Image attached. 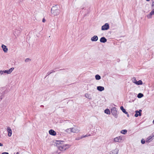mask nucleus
<instances>
[{
	"label": "nucleus",
	"mask_w": 154,
	"mask_h": 154,
	"mask_svg": "<svg viewBox=\"0 0 154 154\" xmlns=\"http://www.w3.org/2000/svg\"><path fill=\"white\" fill-rule=\"evenodd\" d=\"M56 145L60 151H64L70 146V145L64 143L63 141L56 140Z\"/></svg>",
	"instance_id": "nucleus-1"
},
{
	"label": "nucleus",
	"mask_w": 154,
	"mask_h": 154,
	"mask_svg": "<svg viewBox=\"0 0 154 154\" xmlns=\"http://www.w3.org/2000/svg\"><path fill=\"white\" fill-rule=\"evenodd\" d=\"M60 11L59 9L57 8L56 5L53 6L51 9V13L53 14L54 15H57L59 14Z\"/></svg>",
	"instance_id": "nucleus-2"
},
{
	"label": "nucleus",
	"mask_w": 154,
	"mask_h": 154,
	"mask_svg": "<svg viewBox=\"0 0 154 154\" xmlns=\"http://www.w3.org/2000/svg\"><path fill=\"white\" fill-rule=\"evenodd\" d=\"M70 129L71 132L73 133H78L80 131V128L78 127L70 128Z\"/></svg>",
	"instance_id": "nucleus-3"
},
{
	"label": "nucleus",
	"mask_w": 154,
	"mask_h": 154,
	"mask_svg": "<svg viewBox=\"0 0 154 154\" xmlns=\"http://www.w3.org/2000/svg\"><path fill=\"white\" fill-rule=\"evenodd\" d=\"M109 25L108 23H106L101 27L102 30H106L109 29Z\"/></svg>",
	"instance_id": "nucleus-4"
},
{
	"label": "nucleus",
	"mask_w": 154,
	"mask_h": 154,
	"mask_svg": "<svg viewBox=\"0 0 154 154\" xmlns=\"http://www.w3.org/2000/svg\"><path fill=\"white\" fill-rule=\"evenodd\" d=\"M111 112L115 118H117V111L116 108L114 107L111 109Z\"/></svg>",
	"instance_id": "nucleus-5"
},
{
	"label": "nucleus",
	"mask_w": 154,
	"mask_h": 154,
	"mask_svg": "<svg viewBox=\"0 0 154 154\" xmlns=\"http://www.w3.org/2000/svg\"><path fill=\"white\" fill-rule=\"evenodd\" d=\"M14 69V68L12 67L8 70H3V73H5L7 74H10L11 73Z\"/></svg>",
	"instance_id": "nucleus-6"
},
{
	"label": "nucleus",
	"mask_w": 154,
	"mask_h": 154,
	"mask_svg": "<svg viewBox=\"0 0 154 154\" xmlns=\"http://www.w3.org/2000/svg\"><path fill=\"white\" fill-rule=\"evenodd\" d=\"M122 137L121 136H119L114 139V140L115 142H120L122 140Z\"/></svg>",
	"instance_id": "nucleus-7"
},
{
	"label": "nucleus",
	"mask_w": 154,
	"mask_h": 154,
	"mask_svg": "<svg viewBox=\"0 0 154 154\" xmlns=\"http://www.w3.org/2000/svg\"><path fill=\"white\" fill-rule=\"evenodd\" d=\"M154 15V9H153L150 13L147 15V17L148 18L150 19L152 17V15Z\"/></svg>",
	"instance_id": "nucleus-8"
},
{
	"label": "nucleus",
	"mask_w": 154,
	"mask_h": 154,
	"mask_svg": "<svg viewBox=\"0 0 154 154\" xmlns=\"http://www.w3.org/2000/svg\"><path fill=\"white\" fill-rule=\"evenodd\" d=\"M21 30H18L17 29L15 30V31L14 32V34L15 35L19 36L21 32Z\"/></svg>",
	"instance_id": "nucleus-9"
},
{
	"label": "nucleus",
	"mask_w": 154,
	"mask_h": 154,
	"mask_svg": "<svg viewBox=\"0 0 154 154\" xmlns=\"http://www.w3.org/2000/svg\"><path fill=\"white\" fill-rule=\"evenodd\" d=\"M7 131L8 133V136L9 137H11L12 135V131L11 128L9 127L7 128Z\"/></svg>",
	"instance_id": "nucleus-10"
},
{
	"label": "nucleus",
	"mask_w": 154,
	"mask_h": 154,
	"mask_svg": "<svg viewBox=\"0 0 154 154\" xmlns=\"http://www.w3.org/2000/svg\"><path fill=\"white\" fill-rule=\"evenodd\" d=\"M1 47H2V49L3 51L5 52V53L7 52L8 51V49L7 48V47L5 45H2Z\"/></svg>",
	"instance_id": "nucleus-11"
},
{
	"label": "nucleus",
	"mask_w": 154,
	"mask_h": 154,
	"mask_svg": "<svg viewBox=\"0 0 154 154\" xmlns=\"http://www.w3.org/2000/svg\"><path fill=\"white\" fill-rule=\"evenodd\" d=\"M49 133L50 135L53 136H55L56 134V132L52 129L50 130L49 131Z\"/></svg>",
	"instance_id": "nucleus-12"
},
{
	"label": "nucleus",
	"mask_w": 154,
	"mask_h": 154,
	"mask_svg": "<svg viewBox=\"0 0 154 154\" xmlns=\"http://www.w3.org/2000/svg\"><path fill=\"white\" fill-rule=\"evenodd\" d=\"M98 39V37L97 35H94L91 38V40L92 42H96Z\"/></svg>",
	"instance_id": "nucleus-13"
},
{
	"label": "nucleus",
	"mask_w": 154,
	"mask_h": 154,
	"mask_svg": "<svg viewBox=\"0 0 154 154\" xmlns=\"http://www.w3.org/2000/svg\"><path fill=\"white\" fill-rule=\"evenodd\" d=\"M100 41L101 43H105L106 42L107 39L105 37H103L100 38Z\"/></svg>",
	"instance_id": "nucleus-14"
},
{
	"label": "nucleus",
	"mask_w": 154,
	"mask_h": 154,
	"mask_svg": "<svg viewBox=\"0 0 154 154\" xmlns=\"http://www.w3.org/2000/svg\"><path fill=\"white\" fill-rule=\"evenodd\" d=\"M97 89L100 91H102L104 90V88L103 86H98L97 87Z\"/></svg>",
	"instance_id": "nucleus-15"
},
{
	"label": "nucleus",
	"mask_w": 154,
	"mask_h": 154,
	"mask_svg": "<svg viewBox=\"0 0 154 154\" xmlns=\"http://www.w3.org/2000/svg\"><path fill=\"white\" fill-rule=\"evenodd\" d=\"M153 137V136L151 135L148 137L146 140V142L148 143L150 142L151 140V139Z\"/></svg>",
	"instance_id": "nucleus-16"
},
{
	"label": "nucleus",
	"mask_w": 154,
	"mask_h": 154,
	"mask_svg": "<svg viewBox=\"0 0 154 154\" xmlns=\"http://www.w3.org/2000/svg\"><path fill=\"white\" fill-rule=\"evenodd\" d=\"M133 82L137 85H140L142 84V82L141 80H139L138 81H137L136 82L134 81Z\"/></svg>",
	"instance_id": "nucleus-17"
},
{
	"label": "nucleus",
	"mask_w": 154,
	"mask_h": 154,
	"mask_svg": "<svg viewBox=\"0 0 154 154\" xmlns=\"http://www.w3.org/2000/svg\"><path fill=\"white\" fill-rule=\"evenodd\" d=\"M5 94L4 93H0V101L2 100V98L4 97Z\"/></svg>",
	"instance_id": "nucleus-18"
},
{
	"label": "nucleus",
	"mask_w": 154,
	"mask_h": 154,
	"mask_svg": "<svg viewBox=\"0 0 154 154\" xmlns=\"http://www.w3.org/2000/svg\"><path fill=\"white\" fill-rule=\"evenodd\" d=\"M85 96L86 98H87L89 99H91V97L90 96V95L88 93H86L85 94Z\"/></svg>",
	"instance_id": "nucleus-19"
},
{
	"label": "nucleus",
	"mask_w": 154,
	"mask_h": 154,
	"mask_svg": "<svg viewBox=\"0 0 154 154\" xmlns=\"http://www.w3.org/2000/svg\"><path fill=\"white\" fill-rule=\"evenodd\" d=\"M120 109L125 114H127V112L126 111L125 109L124 108L123 106H121L120 107Z\"/></svg>",
	"instance_id": "nucleus-20"
},
{
	"label": "nucleus",
	"mask_w": 154,
	"mask_h": 154,
	"mask_svg": "<svg viewBox=\"0 0 154 154\" xmlns=\"http://www.w3.org/2000/svg\"><path fill=\"white\" fill-rule=\"evenodd\" d=\"M95 78L97 80H99L101 79L100 76L98 74L96 75L95 76Z\"/></svg>",
	"instance_id": "nucleus-21"
},
{
	"label": "nucleus",
	"mask_w": 154,
	"mask_h": 154,
	"mask_svg": "<svg viewBox=\"0 0 154 154\" xmlns=\"http://www.w3.org/2000/svg\"><path fill=\"white\" fill-rule=\"evenodd\" d=\"M104 112L105 113L107 114H109L110 113L109 110L108 109H106L104 111Z\"/></svg>",
	"instance_id": "nucleus-22"
},
{
	"label": "nucleus",
	"mask_w": 154,
	"mask_h": 154,
	"mask_svg": "<svg viewBox=\"0 0 154 154\" xmlns=\"http://www.w3.org/2000/svg\"><path fill=\"white\" fill-rule=\"evenodd\" d=\"M143 96V94L141 93H139L137 95V97L138 98H141Z\"/></svg>",
	"instance_id": "nucleus-23"
},
{
	"label": "nucleus",
	"mask_w": 154,
	"mask_h": 154,
	"mask_svg": "<svg viewBox=\"0 0 154 154\" xmlns=\"http://www.w3.org/2000/svg\"><path fill=\"white\" fill-rule=\"evenodd\" d=\"M127 132V130H123L121 131V133L124 134H125Z\"/></svg>",
	"instance_id": "nucleus-24"
},
{
	"label": "nucleus",
	"mask_w": 154,
	"mask_h": 154,
	"mask_svg": "<svg viewBox=\"0 0 154 154\" xmlns=\"http://www.w3.org/2000/svg\"><path fill=\"white\" fill-rule=\"evenodd\" d=\"M70 131L71 130H70V128H68V129H66L65 130V131L66 132H67V133H70L71 132V131Z\"/></svg>",
	"instance_id": "nucleus-25"
},
{
	"label": "nucleus",
	"mask_w": 154,
	"mask_h": 154,
	"mask_svg": "<svg viewBox=\"0 0 154 154\" xmlns=\"http://www.w3.org/2000/svg\"><path fill=\"white\" fill-rule=\"evenodd\" d=\"M138 110L136 111H135L136 113L134 115V116L135 117H137L139 116V114H138Z\"/></svg>",
	"instance_id": "nucleus-26"
},
{
	"label": "nucleus",
	"mask_w": 154,
	"mask_h": 154,
	"mask_svg": "<svg viewBox=\"0 0 154 154\" xmlns=\"http://www.w3.org/2000/svg\"><path fill=\"white\" fill-rule=\"evenodd\" d=\"M82 139V137L81 136V137H76V138H75V140H80Z\"/></svg>",
	"instance_id": "nucleus-27"
},
{
	"label": "nucleus",
	"mask_w": 154,
	"mask_h": 154,
	"mask_svg": "<svg viewBox=\"0 0 154 154\" xmlns=\"http://www.w3.org/2000/svg\"><path fill=\"white\" fill-rule=\"evenodd\" d=\"M30 60H31V59H30L29 58H26L25 60V61L26 62H29V61H30Z\"/></svg>",
	"instance_id": "nucleus-28"
},
{
	"label": "nucleus",
	"mask_w": 154,
	"mask_h": 154,
	"mask_svg": "<svg viewBox=\"0 0 154 154\" xmlns=\"http://www.w3.org/2000/svg\"><path fill=\"white\" fill-rule=\"evenodd\" d=\"M142 111V110H141V109H140L138 111V113H139V116H140L141 115V112Z\"/></svg>",
	"instance_id": "nucleus-29"
},
{
	"label": "nucleus",
	"mask_w": 154,
	"mask_h": 154,
	"mask_svg": "<svg viewBox=\"0 0 154 154\" xmlns=\"http://www.w3.org/2000/svg\"><path fill=\"white\" fill-rule=\"evenodd\" d=\"M90 135H91L90 134H89L88 135L87 134V135H85L82 136V138H84V137H86L89 136Z\"/></svg>",
	"instance_id": "nucleus-30"
},
{
	"label": "nucleus",
	"mask_w": 154,
	"mask_h": 154,
	"mask_svg": "<svg viewBox=\"0 0 154 154\" xmlns=\"http://www.w3.org/2000/svg\"><path fill=\"white\" fill-rule=\"evenodd\" d=\"M141 142L142 144H144L145 143V140H144L143 139L141 140Z\"/></svg>",
	"instance_id": "nucleus-31"
},
{
	"label": "nucleus",
	"mask_w": 154,
	"mask_h": 154,
	"mask_svg": "<svg viewBox=\"0 0 154 154\" xmlns=\"http://www.w3.org/2000/svg\"><path fill=\"white\" fill-rule=\"evenodd\" d=\"M3 74V70H0V75H1Z\"/></svg>",
	"instance_id": "nucleus-32"
},
{
	"label": "nucleus",
	"mask_w": 154,
	"mask_h": 154,
	"mask_svg": "<svg viewBox=\"0 0 154 154\" xmlns=\"http://www.w3.org/2000/svg\"><path fill=\"white\" fill-rule=\"evenodd\" d=\"M55 72V71L54 70H51L50 71V72L51 74L52 73L54 72Z\"/></svg>",
	"instance_id": "nucleus-33"
},
{
	"label": "nucleus",
	"mask_w": 154,
	"mask_h": 154,
	"mask_svg": "<svg viewBox=\"0 0 154 154\" xmlns=\"http://www.w3.org/2000/svg\"><path fill=\"white\" fill-rule=\"evenodd\" d=\"M132 81H133V82L134 81L135 82H137V81L136 80V79L135 78H133Z\"/></svg>",
	"instance_id": "nucleus-34"
},
{
	"label": "nucleus",
	"mask_w": 154,
	"mask_h": 154,
	"mask_svg": "<svg viewBox=\"0 0 154 154\" xmlns=\"http://www.w3.org/2000/svg\"><path fill=\"white\" fill-rule=\"evenodd\" d=\"M154 6V1H153L152 2V8H153Z\"/></svg>",
	"instance_id": "nucleus-35"
},
{
	"label": "nucleus",
	"mask_w": 154,
	"mask_h": 154,
	"mask_svg": "<svg viewBox=\"0 0 154 154\" xmlns=\"http://www.w3.org/2000/svg\"><path fill=\"white\" fill-rule=\"evenodd\" d=\"M2 154H9L8 152H2Z\"/></svg>",
	"instance_id": "nucleus-36"
},
{
	"label": "nucleus",
	"mask_w": 154,
	"mask_h": 154,
	"mask_svg": "<svg viewBox=\"0 0 154 154\" xmlns=\"http://www.w3.org/2000/svg\"><path fill=\"white\" fill-rule=\"evenodd\" d=\"M50 74H51V73H50V72H48L47 73V75L46 76H47V75H49Z\"/></svg>",
	"instance_id": "nucleus-37"
},
{
	"label": "nucleus",
	"mask_w": 154,
	"mask_h": 154,
	"mask_svg": "<svg viewBox=\"0 0 154 154\" xmlns=\"http://www.w3.org/2000/svg\"><path fill=\"white\" fill-rule=\"evenodd\" d=\"M42 21L44 23L45 22V18L43 19Z\"/></svg>",
	"instance_id": "nucleus-38"
},
{
	"label": "nucleus",
	"mask_w": 154,
	"mask_h": 154,
	"mask_svg": "<svg viewBox=\"0 0 154 154\" xmlns=\"http://www.w3.org/2000/svg\"><path fill=\"white\" fill-rule=\"evenodd\" d=\"M3 146V144L0 143V146Z\"/></svg>",
	"instance_id": "nucleus-39"
},
{
	"label": "nucleus",
	"mask_w": 154,
	"mask_h": 154,
	"mask_svg": "<svg viewBox=\"0 0 154 154\" xmlns=\"http://www.w3.org/2000/svg\"><path fill=\"white\" fill-rule=\"evenodd\" d=\"M127 115V116L128 117H129V115L128 114L127 112V114H126Z\"/></svg>",
	"instance_id": "nucleus-40"
},
{
	"label": "nucleus",
	"mask_w": 154,
	"mask_h": 154,
	"mask_svg": "<svg viewBox=\"0 0 154 154\" xmlns=\"http://www.w3.org/2000/svg\"><path fill=\"white\" fill-rule=\"evenodd\" d=\"M147 1H149L150 0H146Z\"/></svg>",
	"instance_id": "nucleus-41"
},
{
	"label": "nucleus",
	"mask_w": 154,
	"mask_h": 154,
	"mask_svg": "<svg viewBox=\"0 0 154 154\" xmlns=\"http://www.w3.org/2000/svg\"><path fill=\"white\" fill-rule=\"evenodd\" d=\"M153 123L154 124V120H153Z\"/></svg>",
	"instance_id": "nucleus-42"
},
{
	"label": "nucleus",
	"mask_w": 154,
	"mask_h": 154,
	"mask_svg": "<svg viewBox=\"0 0 154 154\" xmlns=\"http://www.w3.org/2000/svg\"><path fill=\"white\" fill-rule=\"evenodd\" d=\"M19 152H17V153L16 154H19Z\"/></svg>",
	"instance_id": "nucleus-43"
},
{
	"label": "nucleus",
	"mask_w": 154,
	"mask_h": 154,
	"mask_svg": "<svg viewBox=\"0 0 154 154\" xmlns=\"http://www.w3.org/2000/svg\"><path fill=\"white\" fill-rule=\"evenodd\" d=\"M41 106L42 107H43V105H41Z\"/></svg>",
	"instance_id": "nucleus-44"
}]
</instances>
